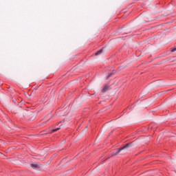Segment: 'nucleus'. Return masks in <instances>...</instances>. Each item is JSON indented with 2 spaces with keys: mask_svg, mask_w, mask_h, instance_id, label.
I'll use <instances>...</instances> for the list:
<instances>
[{
  "mask_svg": "<svg viewBox=\"0 0 176 176\" xmlns=\"http://www.w3.org/2000/svg\"><path fill=\"white\" fill-rule=\"evenodd\" d=\"M31 167H32L33 168H38L39 165H38V164H32Z\"/></svg>",
  "mask_w": 176,
  "mask_h": 176,
  "instance_id": "obj_2",
  "label": "nucleus"
},
{
  "mask_svg": "<svg viewBox=\"0 0 176 176\" xmlns=\"http://www.w3.org/2000/svg\"><path fill=\"white\" fill-rule=\"evenodd\" d=\"M108 89L107 86H105L103 89H102V92L105 93V91H107V89Z\"/></svg>",
  "mask_w": 176,
  "mask_h": 176,
  "instance_id": "obj_4",
  "label": "nucleus"
},
{
  "mask_svg": "<svg viewBox=\"0 0 176 176\" xmlns=\"http://www.w3.org/2000/svg\"><path fill=\"white\" fill-rule=\"evenodd\" d=\"M58 130H60V128H56V129H53V130H52V133H54V132H56V131H58Z\"/></svg>",
  "mask_w": 176,
  "mask_h": 176,
  "instance_id": "obj_5",
  "label": "nucleus"
},
{
  "mask_svg": "<svg viewBox=\"0 0 176 176\" xmlns=\"http://www.w3.org/2000/svg\"><path fill=\"white\" fill-rule=\"evenodd\" d=\"M171 52H176V47L172 48Z\"/></svg>",
  "mask_w": 176,
  "mask_h": 176,
  "instance_id": "obj_6",
  "label": "nucleus"
},
{
  "mask_svg": "<svg viewBox=\"0 0 176 176\" xmlns=\"http://www.w3.org/2000/svg\"><path fill=\"white\" fill-rule=\"evenodd\" d=\"M129 146H130V144H126L124 147L119 148L118 150H116L113 153L111 156H116V155H119V153H120V152H122V151H123L124 149H126V148H129Z\"/></svg>",
  "mask_w": 176,
  "mask_h": 176,
  "instance_id": "obj_1",
  "label": "nucleus"
},
{
  "mask_svg": "<svg viewBox=\"0 0 176 176\" xmlns=\"http://www.w3.org/2000/svg\"><path fill=\"white\" fill-rule=\"evenodd\" d=\"M101 53H102V50H100L98 51L96 53V56H98V55L101 54Z\"/></svg>",
  "mask_w": 176,
  "mask_h": 176,
  "instance_id": "obj_3",
  "label": "nucleus"
}]
</instances>
